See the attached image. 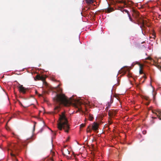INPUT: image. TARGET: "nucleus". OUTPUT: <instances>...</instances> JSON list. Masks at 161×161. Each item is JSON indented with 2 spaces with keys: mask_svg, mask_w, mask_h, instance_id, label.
<instances>
[{
  "mask_svg": "<svg viewBox=\"0 0 161 161\" xmlns=\"http://www.w3.org/2000/svg\"><path fill=\"white\" fill-rule=\"evenodd\" d=\"M54 91L56 92V95L53 98V100L59 105L63 104L65 106H68L73 104L76 107L77 105H80L82 103L80 101L76 100L72 97L68 99L64 94L60 93L62 92V89L59 87V85L54 88Z\"/></svg>",
  "mask_w": 161,
  "mask_h": 161,
  "instance_id": "nucleus-1",
  "label": "nucleus"
},
{
  "mask_svg": "<svg viewBox=\"0 0 161 161\" xmlns=\"http://www.w3.org/2000/svg\"><path fill=\"white\" fill-rule=\"evenodd\" d=\"M59 115V117L58 123V129L60 130H62V129H63L66 132L68 133L69 127L64 113L62 112L61 114Z\"/></svg>",
  "mask_w": 161,
  "mask_h": 161,
  "instance_id": "nucleus-2",
  "label": "nucleus"
},
{
  "mask_svg": "<svg viewBox=\"0 0 161 161\" xmlns=\"http://www.w3.org/2000/svg\"><path fill=\"white\" fill-rule=\"evenodd\" d=\"M17 149V148L16 145H15L14 144H12L11 145L8 150L11 151V152L10 153V154L12 157H14L15 156V155L12 153L14 152V150L16 151Z\"/></svg>",
  "mask_w": 161,
  "mask_h": 161,
  "instance_id": "nucleus-3",
  "label": "nucleus"
},
{
  "mask_svg": "<svg viewBox=\"0 0 161 161\" xmlns=\"http://www.w3.org/2000/svg\"><path fill=\"white\" fill-rule=\"evenodd\" d=\"M19 85L18 88L19 92L21 93H22L23 94H25L26 93L27 89L25 88L22 85H21L19 83Z\"/></svg>",
  "mask_w": 161,
  "mask_h": 161,
  "instance_id": "nucleus-4",
  "label": "nucleus"
},
{
  "mask_svg": "<svg viewBox=\"0 0 161 161\" xmlns=\"http://www.w3.org/2000/svg\"><path fill=\"white\" fill-rule=\"evenodd\" d=\"M126 4H125L126 7H131L132 6L133 4V2L130 0H126Z\"/></svg>",
  "mask_w": 161,
  "mask_h": 161,
  "instance_id": "nucleus-5",
  "label": "nucleus"
},
{
  "mask_svg": "<svg viewBox=\"0 0 161 161\" xmlns=\"http://www.w3.org/2000/svg\"><path fill=\"white\" fill-rule=\"evenodd\" d=\"M116 114V112L115 111L112 110L110 111L108 113V115L110 117H112L113 116H114Z\"/></svg>",
  "mask_w": 161,
  "mask_h": 161,
  "instance_id": "nucleus-6",
  "label": "nucleus"
},
{
  "mask_svg": "<svg viewBox=\"0 0 161 161\" xmlns=\"http://www.w3.org/2000/svg\"><path fill=\"white\" fill-rule=\"evenodd\" d=\"M98 127V124L97 123H94L92 125V129L93 130L96 131Z\"/></svg>",
  "mask_w": 161,
  "mask_h": 161,
  "instance_id": "nucleus-7",
  "label": "nucleus"
},
{
  "mask_svg": "<svg viewBox=\"0 0 161 161\" xmlns=\"http://www.w3.org/2000/svg\"><path fill=\"white\" fill-rule=\"evenodd\" d=\"M55 155V153L52 150H51L50 154L49 156V158L51 161H53V157Z\"/></svg>",
  "mask_w": 161,
  "mask_h": 161,
  "instance_id": "nucleus-8",
  "label": "nucleus"
},
{
  "mask_svg": "<svg viewBox=\"0 0 161 161\" xmlns=\"http://www.w3.org/2000/svg\"><path fill=\"white\" fill-rule=\"evenodd\" d=\"M105 12L107 13H110L114 11V9L112 7H109L105 9Z\"/></svg>",
  "mask_w": 161,
  "mask_h": 161,
  "instance_id": "nucleus-9",
  "label": "nucleus"
},
{
  "mask_svg": "<svg viewBox=\"0 0 161 161\" xmlns=\"http://www.w3.org/2000/svg\"><path fill=\"white\" fill-rule=\"evenodd\" d=\"M156 114L160 119H161V110H159L156 112Z\"/></svg>",
  "mask_w": 161,
  "mask_h": 161,
  "instance_id": "nucleus-10",
  "label": "nucleus"
},
{
  "mask_svg": "<svg viewBox=\"0 0 161 161\" xmlns=\"http://www.w3.org/2000/svg\"><path fill=\"white\" fill-rule=\"evenodd\" d=\"M119 8H120V10L121 11V12H122L123 13H124V12L127 13L128 15L130 14L129 12L127 10L124 9H123V8L122 7H120Z\"/></svg>",
  "mask_w": 161,
  "mask_h": 161,
  "instance_id": "nucleus-11",
  "label": "nucleus"
},
{
  "mask_svg": "<svg viewBox=\"0 0 161 161\" xmlns=\"http://www.w3.org/2000/svg\"><path fill=\"white\" fill-rule=\"evenodd\" d=\"M59 108L60 107L59 106H57L56 107H55L54 108L55 113H57L59 111Z\"/></svg>",
  "mask_w": 161,
  "mask_h": 161,
  "instance_id": "nucleus-12",
  "label": "nucleus"
},
{
  "mask_svg": "<svg viewBox=\"0 0 161 161\" xmlns=\"http://www.w3.org/2000/svg\"><path fill=\"white\" fill-rule=\"evenodd\" d=\"M86 3L90 4L94 3V0H86Z\"/></svg>",
  "mask_w": 161,
  "mask_h": 161,
  "instance_id": "nucleus-13",
  "label": "nucleus"
},
{
  "mask_svg": "<svg viewBox=\"0 0 161 161\" xmlns=\"http://www.w3.org/2000/svg\"><path fill=\"white\" fill-rule=\"evenodd\" d=\"M142 65H141L140 66V69L139 70V73L141 74H142L143 73V72L142 70Z\"/></svg>",
  "mask_w": 161,
  "mask_h": 161,
  "instance_id": "nucleus-14",
  "label": "nucleus"
},
{
  "mask_svg": "<svg viewBox=\"0 0 161 161\" xmlns=\"http://www.w3.org/2000/svg\"><path fill=\"white\" fill-rule=\"evenodd\" d=\"M119 3H124V5L125 6V4H126V0H121L119 1Z\"/></svg>",
  "mask_w": 161,
  "mask_h": 161,
  "instance_id": "nucleus-15",
  "label": "nucleus"
},
{
  "mask_svg": "<svg viewBox=\"0 0 161 161\" xmlns=\"http://www.w3.org/2000/svg\"><path fill=\"white\" fill-rule=\"evenodd\" d=\"M128 16L130 20L133 23H135L134 20H133L131 18L130 14L128 15Z\"/></svg>",
  "mask_w": 161,
  "mask_h": 161,
  "instance_id": "nucleus-16",
  "label": "nucleus"
},
{
  "mask_svg": "<svg viewBox=\"0 0 161 161\" xmlns=\"http://www.w3.org/2000/svg\"><path fill=\"white\" fill-rule=\"evenodd\" d=\"M88 118L89 120H92L93 118L92 115H91L90 114H89L88 115Z\"/></svg>",
  "mask_w": 161,
  "mask_h": 161,
  "instance_id": "nucleus-17",
  "label": "nucleus"
},
{
  "mask_svg": "<svg viewBox=\"0 0 161 161\" xmlns=\"http://www.w3.org/2000/svg\"><path fill=\"white\" fill-rule=\"evenodd\" d=\"M135 13H136V18H137H137H138V17H139V13L138 12H135Z\"/></svg>",
  "mask_w": 161,
  "mask_h": 161,
  "instance_id": "nucleus-18",
  "label": "nucleus"
},
{
  "mask_svg": "<svg viewBox=\"0 0 161 161\" xmlns=\"http://www.w3.org/2000/svg\"><path fill=\"white\" fill-rule=\"evenodd\" d=\"M36 78L37 79L39 80L41 78V77L40 75H37L36 76Z\"/></svg>",
  "mask_w": 161,
  "mask_h": 161,
  "instance_id": "nucleus-19",
  "label": "nucleus"
},
{
  "mask_svg": "<svg viewBox=\"0 0 161 161\" xmlns=\"http://www.w3.org/2000/svg\"><path fill=\"white\" fill-rule=\"evenodd\" d=\"M85 125L84 124H82L80 125V128H82L84 127L85 126Z\"/></svg>",
  "mask_w": 161,
  "mask_h": 161,
  "instance_id": "nucleus-20",
  "label": "nucleus"
},
{
  "mask_svg": "<svg viewBox=\"0 0 161 161\" xmlns=\"http://www.w3.org/2000/svg\"><path fill=\"white\" fill-rule=\"evenodd\" d=\"M111 105V104L109 103H108V106L107 107V108H108L110 107Z\"/></svg>",
  "mask_w": 161,
  "mask_h": 161,
  "instance_id": "nucleus-21",
  "label": "nucleus"
},
{
  "mask_svg": "<svg viewBox=\"0 0 161 161\" xmlns=\"http://www.w3.org/2000/svg\"><path fill=\"white\" fill-rule=\"evenodd\" d=\"M152 59V58L150 57H148L146 58V60H151Z\"/></svg>",
  "mask_w": 161,
  "mask_h": 161,
  "instance_id": "nucleus-22",
  "label": "nucleus"
},
{
  "mask_svg": "<svg viewBox=\"0 0 161 161\" xmlns=\"http://www.w3.org/2000/svg\"><path fill=\"white\" fill-rule=\"evenodd\" d=\"M34 123H35V124H34V127H33V132H34L35 131V125H36V123L35 122H34Z\"/></svg>",
  "mask_w": 161,
  "mask_h": 161,
  "instance_id": "nucleus-23",
  "label": "nucleus"
},
{
  "mask_svg": "<svg viewBox=\"0 0 161 161\" xmlns=\"http://www.w3.org/2000/svg\"><path fill=\"white\" fill-rule=\"evenodd\" d=\"M142 133H143V134H145L146 133V131L145 130H143L142 131Z\"/></svg>",
  "mask_w": 161,
  "mask_h": 161,
  "instance_id": "nucleus-24",
  "label": "nucleus"
},
{
  "mask_svg": "<svg viewBox=\"0 0 161 161\" xmlns=\"http://www.w3.org/2000/svg\"><path fill=\"white\" fill-rule=\"evenodd\" d=\"M89 128V127H88V128H87V132H90L91 130H90L89 129V130H88V129Z\"/></svg>",
  "mask_w": 161,
  "mask_h": 161,
  "instance_id": "nucleus-25",
  "label": "nucleus"
},
{
  "mask_svg": "<svg viewBox=\"0 0 161 161\" xmlns=\"http://www.w3.org/2000/svg\"><path fill=\"white\" fill-rule=\"evenodd\" d=\"M143 77L145 78V79H146V76L145 75V74H144L143 76Z\"/></svg>",
  "mask_w": 161,
  "mask_h": 161,
  "instance_id": "nucleus-26",
  "label": "nucleus"
},
{
  "mask_svg": "<svg viewBox=\"0 0 161 161\" xmlns=\"http://www.w3.org/2000/svg\"><path fill=\"white\" fill-rule=\"evenodd\" d=\"M19 102V104H20L21 106H23V105H22V104L20 102Z\"/></svg>",
  "mask_w": 161,
  "mask_h": 161,
  "instance_id": "nucleus-27",
  "label": "nucleus"
},
{
  "mask_svg": "<svg viewBox=\"0 0 161 161\" xmlns=\"http://www.w3.org/2000/svg\"><path fill=\"white\" fill-rule=\"evenodd\" d=\"M119 1L118 0V1H117V3H119Z\"/></svg>",
  "mask_w": 161,
  "mask_h": 161,
  "instance_id": "nucleus-28",
  "label": "nucleus"
},
{
  "mask_svg": "<svg viewBox=\"0 0 161 161\" xmlns=\"http://www.w3.org/2000/svg\"><path fill=\"white\" fill-rule=\"evenodd\" d=\"M153 37H155V35H153Z\"/></svg>",
  "mask_w": 161,
  "mask_h": 161,
  "instance_id": "nucleus-29",
  "label": "nucleus"
},
{
  "mask_svg": "<svg viewBox=\"0 0 161 161\" xmlns=\"http://www.w3.org/2000/svg\"><path fill=\"white\" fill-rule=\"evenodd\" d=\"M149 103H147V105H149Z\"/></svg>",
  "mask_w": 161,
  "mask_h": 161,
  "instance_id": "nucleus-30",
  "label": "nucleus"
},
{
  "mask_svg": "<svg viewBox=\"0 0 161 161\" xmlns=\"http://www.w3.org/2000/svg\"><path fill=\"white\" fill-rule=\"evenodd\" d=\"M56 134L55 133H54V135L55 136L56 135Z\"/></svg>",
  "mask_w": 161,
  "mask_h": 161,
  "instance_id": "nucleus-31",
  "label": "nucleus"
},
{
  "mask_svg": "<svg viewBox=\"0 0 161 161\" xmlns=\"http://www.w3.org/2000/svg\"><path fill=\"white\" fill-rule=\"evenodd\" d=\"M67 152H68V154H69V152L68 151V150H67Z\"/></svg>",
  "mask_w": 161,
  "mask_h": 161,
  "instance_id": "nucleus-32",
  "label": "nucleus"
},
{
  "mask_svg": "<svg viewBox=\"0 0 161 161\" xmlns=\"http://www.w3.org/2000/svg\"><path fill=\"white\" fill-rule=\"evenodd\" d=\"M128 70V69H127V68H126V70Z\"/></svg>",
  "mask_w": 161,
  "mask_h": 161,
  "instance_id": "nucleus-33",
  "label": "nucleus"
},
{
  "mask_svg": "<svg viewBox=\"0 0 161 161\" xmlns=\"http://www.w3.org/2000/svg\"><path fill=\"white\" fill-rule=\"evenodd\" d=\"M36 93H37V91H36Z\"/></svg>",
  "mask_w": 161,
  "mask_h": 161,
  "instance_id": "nucleus-34",
  "label": "nucleus"
},
{
  "mask_svg": "<svg viewBox=\"0 0 161 161\" xmlns=\"http://www.w3.org/2000/svg\"><path fill=\"white\" fill-rule=\"evenodd\" d=\"M63 155H65V154H64V153H63Z\"/></svg>",
  "mask_w": 161,
  "mask_h": 161,
  "instance_id": "nucleus-35",
  "label": "nucleus"
}]
</instances>
